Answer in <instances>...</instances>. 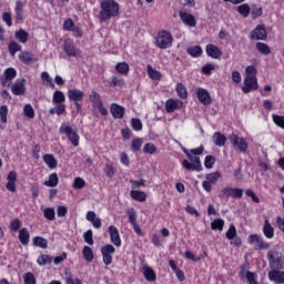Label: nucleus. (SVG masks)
I'll return each mask as SVG.
<instances>
[{"mask_svg":"<svg viewBox=\"0 0 284 284\" xmlns=\"http://www.w3.org/2000/svg\"><path fill=\"white\" fill-rule=\"evenodd\" d=\"M100 8L99 19L101 23H103V21H110V19H114V17H119V2L115 0H103L100 3Z\"/></svg>","mask_w":284,"mask_h":284,"instance_id":"obj_1","label":"nucleus"},{"mask_svg":"<svg viewBox=\"0 0 284 284\" xmlns=\"http://www.w3.org/2000/svg\"><path fill=\"white\" fill-rule=\"evenodd\" d=\"M182 150L189 159V161H182V168H184V170H187V172H201L203 170V165L201 164V158L192 155L191 151L185 148H183Z\"/></svg>","mask_w":284,"mask_h":284,"instance_id":"obj_2","label":"nucleus"},{"mask_svg":"<svg viewBox=\"0 0 284 284\" xmlns=\"http://www.w3.org/2000/svg\"><path fill=\"white\" fill-rule=\"evenodd\" d=\"M267 260L271 270H284V255L283 253L271 250L267 252Z\"/></svg>","mask_w":284,"mask_h":284,"instance_id":"obj_3","label":"nucleus"},{"mask_svg":"<svg viewBox=\"0 0 284 284\" xmlns=\"http://www.w3.org/2000/svg\"><path fill=\"white\" fill-rule=\"evenodd\" d=\"M172 41H174V39L172 38V33H170L169 31L162 30L158 33L155 44L161 50H168V48L172 47Z\"/></svg>","mask_w":284,"mask_h":284,"instance_id":"obj_4","label":"nucleus"},{"mask_svg":"<svg viewBox=\"0 0 284 284\" xmlns=\"http://www.w3.org/2000/svg\"><path fill=\"white\" fill-rule=\"evenodd\" d=\"M60 134H67L69 141L72 143L74 148H79V133L77 131L72 130V126L63 123L60 126Z\"/></svg>","mask_w":284,"mask_h":284,"instance_id":"obj_5","label":"nucleus"},{"mask_svg":"<svg viewBox=\"0 0 284 284\" xmlns=\"http://www.w3.org/2000/svg\"><path fill=\"white\" fill-rule=\"evenodd\" d=\"M250 245H255V250H270V243L265 242L263 236L258 234H251L248 236Z\"/></svg>","mask_w":284,"mask_h":284,"instance_id":"obj_6","label":"nucleus"},{"mask_svg":"<svg viewBox=\"0 0 284 284\" xmlns=\"http://www.w3.org/2000/svg\"><path fill=\"white\" fill-rule=\"evenodd\" d=\"M252 90H258V80L255 75H246L244 79V87L242 88V92H244V94H250Z\"/></svg>","mask_w":284,"mask_h":284,"instance_id":"obj_7","label":"nucleus"},{"mask_svg":"<svg viewBox=\"0 0 284 284\" xmlns=\"http://www.w3.org/2000/svg\"><path fill=\"white\" fill-rule=\"evenodd\" d=\"M243 199V189H236V187H224L221 191L220 197L221 199Z\"/></svg>","mask_w":284,"mask_h":284,"instance_id":"obj_8","label":"nucleus"},{"mask_svg":"<svg viewBox=\"0 0 284 284\" xmlns=\"http://www.w3.org/2000/svg\"><path fill=\"white\" fill-rule=\"evenodd\" d=\"M251 39L254 41H267V30L264 24H258L251 31Z\"/></svg>","mask_w":284,"mask_h":284,"instance_id":"obj_9","label":"nucleus"},{"mask_svg":"<svg viewBox=\"0 0 284 284\" xmlns=\"http://www.w3.org/2000/svg\"><path fill=\"white\" fill-rule=\"evenodd\" d=\"M233 148H236L240 152H247L248 144L245 142V139L240 138L237 134H231L229 136Z\"/></svg>","mask_w":284,"mask_h":284,"instance_id":"obj_10","label":"nucleus"},{"mask_svg":"<svg viewBox=\"0 0 284 284\" xmlns=\"http://www.w3.org/2000/svg\"><path fill=\"white\" fill-rule=\"evenodd\" d=\"M116 252V248L112 244H106L101 248L104 265H112V255Z\"/></svg>","mask_w":284,"mask_h":284,"instance_id":"obj_11","label":"nucleus"},{"mask_svg":"<svg viewBox=\"0 0 284 284\" xmlns=\"http://www.w3.org/2000/svg\"><path fill=\"white\" fill-rule=\"evenodd\" d=\"M12 79H17V69L8 68L4 70L3 77L0 78V83L2 88L10 87V82Z\"/></svg>","mask_w":284,"mask_h":284,"instance_id":"obj_12","label":"nucleus"},{"mask_svg":"<svg viewBox=\"0 0 284 284\" xmlns=\"http://www.w3.org/2000/svg\"><path fill=\"white\" fill-rule=\"evenodd\" d=\"M11 92L16 97H22V94H26V79L24 78L18 79L11 85Z\"/></svg>","mask_w":284,"mask_h":284,"instance_id":"obj_13","label":"nucleus"},{"mask_svg":"<svg viewBox=\"0 0 284 284\" xmlns=\"http://www.w3.org/2000/svg\"><path fill=\"white\" fill-rule=\"evenodd\" d=\"M196 97L202 105H212V97L207 90L202 88L197 89Z\"/></svg>","mask_w":284,"mask_h":284,"instance_id":"obj_14","label":"nucleus"},{"mask_svg":"<svg viewBox=\"0 0 284 284\" xmlns=\"http://www.w3.org/2000/svg\"><path fill=\"white\" fill-rule=\"evenodd\" d=\"M69 101L79 102L83 101V98L85 97V93L77 88L70 89L67 92Z\"/></svg>","mask_w":284,"mask_h":284,"instance_id":"obj_15","label":"nucleus"},{"mask_svg":"<svg viewBox=\"0 0 284 284\" xmlns=\"http://www.w3.org/2000/svg\"><path fill=\"white\" fill-rule=\"evenodd\" d=\"M110 112L113 119H123V116H125V108L118 103H112L110 105Z\"/></svg>","mask_w":284,"mask_h":284,"instance_id":"obj_16","label":"nucleus"},{"mask_svg":"<svg viewBox=\"0 0 284 284\" xmlns=\"http://www.w3.org/2000/svg\"><path fill=\"white\" fill-rule=\"evenodd\" d=\"M109 234L111 239V243L115 245V247H121V235L119 234V229L114 225L109 226Z\"/></svg>","mask_w":284,"mask_h":284,"instance_id":"obj_17","label":"nucleus"},{"mask_svg":"<svg viewBox=\"0 0 284 284\" xmlns=\"http://www.w3.org/2000/svg\"><path fill=\"white\" fill-rule=\"evenodd\" d=\"M205 50L207 57H211V59H221V55L223 54V51H221L216 44H206Z\"/></svg>","mask_w":284,"mask_h":284,"instance_id":"obj_18","label":"nucleus"},{"mask_svg":"<svg viewBox=\"0 0 284 284\" xmlns=\"http://www.w3.org/2000/svg\"><path fill=\"white\" fill-rule=\"evenodd\" d=\"M268 278L273 283L284 284V271L273 270L268 272Z\"/></svg>","mask_w":284,"mask_h":284,"instance_id":"obj_19","label":"nucleus"},{"mask_svg":"<svg viewBox=\"0 0 284 284\" xmlns=\"http://www.w3.org/2000/svg\"><path fill=\"white\" fill-rule=\"evenodd\" d=\"M8 183L6 184L9 192H17V172L11 171L7 175Z\"/></svg>","mask_w":284,"mask_h":284,"instance_id":"obj_20","label":"nucleus"},{"mask_svg":"<svg viewBox=\"0 0 284 284\" xmlns=\"http://www.w3.org/2000/svg\"><path fill=\"white\" fill-rule=\"evenodd\" d=\"M183 106V102L179 100L170 99L165 102V110L169 114H172V112L180 110V108Z\"/></svg>","mask_w":284,"mask_h":284,"instance_id":"obj_21","label":"nucleus"},{"mask_svg":"<svg viewBox=\"0 0 284 284\" xmlns=\"http://www.w3.org/2000/svg\"><path fill=\"white\" fill-rule=\"evenodd\" d=\"M180 19L185 23V26H189L190 28H194L196 26V18L192 16V13L180 11Z\"/></svg>","mask_w":284,"mask_h":284,"instance_id":"obj_22","label":"nucleus"},{"mask_svg":"<svg viewBox=\"0 0 284 284\" xmlns=\"http://www.w3.org/2000/svg\"><path fill=\"white\" fill-rule=\"evenodd\" d=\"M18 239L21 245H28L30 243V231H28L26 227L21 229L19 231Z\"/></svg>","mask_w":284,"mask_h":284,"instance_id":"obj_23","label":"nucleus"},{"mask_svg":"<svg viewBox=\"0 0 284 284\" xmlns=\"http://www.w3.org/2000/svg\"><path fill=\"white\" fill-rule=\"evenodd\" d=\"M263 234L266 239H274V226H272L268 219L264 221Z\"/></svg>","mask_w":284,"mask_h":284,"instance_id":"obj_24","label":"nucleus"},{"mask_svg":"<svg viewBox=\"0 0 284 284\" xmlns=\"http://www.w3.org/2000/svg\"><path fill=\"white\" fill-rule=\"evenodd\" d=\"M19 61L24 63V65H30L31 61H33V54L30 51H22L19 54Z\"/></svg>","mask_w":284,"mask_h":284,"instance_id":"obj_25","label":"nucleus"},{"mask_svg":"<svg viewBox=\"0 0 284 284\" xmlns=\"http://www.w3.org/2000/svg\"><path fill=\"white\" fill-rule=\"evenodd\" d=\"M187 54H190V57H193L194 59H199V57H201L203 54V49L201 48V45H194V47H189L186 49Z\"/></svg>","mask_w":284,"mask_h":284,"instance_id":"obj_26","label":"nucleus"},{"mask_svg":"<svg viewBox=\"0 0 284 284\" xmlns=\"http://www.w3.org/2000/svg\"><path fill=\"white\" fill-rule=\"evenodd\" d=\"M130 196H131V199H133V201H139L140 203H143V201H145V199H148V195L145 194V192L136 191V190H132L130 192Z\"/></svg>","mask_w":284,"mask_h":284,"instance_id":"obj_27","label":"nucleus"},{"mask_svg":"<svg viewBox=\"0 0 284 284\" xmlns=\"http://www.w3.org/2000/svg\"><path fill=\"white\" fill-rule=\"evenodd\" d=\"M255 48L257 52H261V54H265V57L272 54V49H270V45L265 42H257L255 44Z\"/></svg>","mask_w":284,"mask_h":284,"instance_id":"obj_28","label":"nucleus"},{"mask_svg":"<svg viewBox=\"0 0 284 284\" xmlns=\"http://www.w3.org/2000/svg\"><path fill=\"white\" fill-rule=\"evenodd\" d=\"M63 50L67 57H77V48H74V43L70 41L64 42Z\"/></svg>","mask_w":284,"mask_h":284,"instance_id":"obj_29","label":"nucleus"},{"mask_svg":"<svg viewBox=\"0 0 284 284\" xmlns=\"http://www.w3.org/2000/svg\"><path fill=\"white\" fill-rule=\"evenodd\" d=\"M213 141L217 148H223L225 145V141H227V138L223 135L221 132H215L213 134Z\"/></svg>","mask_w":284,"mask_h":284,"instance_id":"obj_30","label":"nucleus"},{"mask_svg":"<svg viewBox=\"0 0 284 284\" xmlns=\"http://www.w3.org/2000/svg\"><path fill=\"white\" fill-rule=\"evenodd\" d=\"M14 37L19 43H28V37H30V34L26 30L20 29L16 31Z\"/></svg>","mask_w":284,"mask_h":284,"instance_id":"obj_31","label":"nucleus"},{"mask_svg":"<svg viewBox=\"0 0 284 284\" xmlns=\"http://www.w3.org/2000/svg\"><path fill=\"white\" fill-rule=\"evenodd\" d=\"M43 161H44L45 165H48V168H50V170H54L58 165L57 159H54L53 154H45L43 156Z\"/></svg>","mask_w":284,"mask_h":284,"instance_id":"obj_32","label":"nucleus"},{"mask_svg":"<svg viewBox=\"0 0 284 284\" xmlns=\"http://www.w3.org/2000/svg\"><path fill=\"white\" fill-rule=\"evenodd\" d=\"M146 70L150 79H152L153 81H161L162 74L160 73V71L154 70V68H152V64H148Z\"/></svg>","mask_w":284,"mask_h":284,"instance_id":"obj_33","label":"nucleus"},{"mask_svg":"<svg viewBox=\"0 0 284 284\" xmlns=\"http://www.w3.org/2000/svg\"><path fill=\"white\" fill-rule=\"evenodd\" d=\"M43 185L47 187H57L59 185V175L57 173H52L49 175V181H44Z\"/></svg>","mask_w":284,"mask_h":284,"instance_id":"obj_34","label":"nucleus"},{"mask_svg":"<svg viewBox=\"0 0 284 284\" xmlns=\"http://www.w3.org/2000/svg\"><path fill=\"white\" fill-rule=\"evenodd\" d=\"M83 258L87 261V263H92L94 261V252L92 251V247L84 246L82 250Z\"/></svg>","mask_w":284,"mask_h":284,"instance_id":"obj_35","label":"nucleus"},{"mask_svg":"<svg viewBox=\"0 0 284 284\" xmlns=\"http://www.w3.org/2000/svg\"><path fill=\"white\" fill-rule=\"evenodd\" d=\"M34 247H41V250H48V241L42 236L33 237Z\"/></svg>","mask_w":284,"mask_h":284,"instance_id":"obj_36","label":"nucleus"},{"mask_svg":"<svg viewBox=\"0 0 284 284\" xmlns=\"http://www.w3.org/2000/svg\"><path fill=\"white\" fill-rule=\"evenodd\" d=\"M52 261H53V257L51 255L42 254L38 257L37 263L38 265L43 267V265H50Z\"/></svg>","mask_w":284,"mask_h":284,"instance_id":"obj_37","label":"nucleus"},{"mask_svg":"<svg viewBox=\"0 0 284 284\" xmlns=\"http://www.w3.org/2000/svg\"><path fill=\"white\" fill-rule=\"evenodd\" d=\"M144 278L149 282V283H154V281H156V273L154 272V270H152V267L148 266L144 270Z\"/></svg>","mask_w":284,"mask_h":284,"instance_id":"obj_38","label":"nucleus"},{"mask_svg":"<svg viewBox=\"0 0 284 284\" xmlns=\"http://www.w3.org/2000/svg\"><path fill=\"white\" fill-rule=\"evenodd\" d=\"M8 50H9V54H11V57H14L17 52H21L22 47L21 44H19V42L12 41L11 43H9Z\"/></svg>","mask_w":284,"mask_h":284,"instance_id":"obj_39","label":"nucleus"},{"mask_svg":"<svg viewBox=\"0 0 284 284\" xmlns=\"http://www.w3.org/2000/svg\"><path fill=\"white\" fill-rule=\"evenodd\" d=\"M115 70H116V72H119V74H129L130 64H128L126 62H119L115 65Z\"/></svg>","mask_w":284,"mask_h":284,"instance_id":"obj_40","label":"nucleus"},{"mask_svg":"<svg viewBox=\"0 0 284 284\" xmlns=\"http://www.w3.org/2000/svg\"><path fill=\"white\" fill-rule=\"evenodd\" d=\"M237 12L242 17H244V19H247V17H250V12H251L250 4L244 3V4L239 6L237 7Z\"/></svg>","mask_w":284,"mask_h":284,"instance_id":"obj_41","label":"nucleus"},{"mask_svg":"<svg viewBox=\"0 0 284 284\" xmlns=\"http://www.w3.org/2000/svg\"><path fill=\"white\" fill-rule=\"evenodd\" d=\"M216 163V158L214 155H206L204 159V168L206 170H212L214 168V164Z\"/></svg>","mask_w":284,"mask_h":284,"instance_id":"obj_42","label":"nucleus"},{"mask_svg":"<svg viewBox=\"0 0 284 284\" xmlns=\"http://www.w3.org/2000/svg\"><path fill=\"white\" fill-rule=\"evenodd\" d=\"M142 145H143V139L135 138L131 142V150L133 152H139V150H141Z\"/></svg>","mask_w":284,"mask_h":284,"instance_id":"obj_43","label":"nucleus"},{"mask_svg":"<svg viewBox=\"0 0 284 284\" xmlns=\"http://www.w3.org/2000/svg\"><path fill=\"white\" fill-rule=\"evenodd\" d=\"M91 103H94L95 106L101 105L103 101H101V94L97 93V91H91L89 95Z\"/></svg>","mask_w":284,"mask_h":284,"instance_id":"obj_44","label":"nucleus"},{"mask_svg":"<svg viewBox=\"0 0 284 284\" xmlns=\"http://www.w3.org/2000/svg\"><path fill=\"white\" fill-rule=\"evenodd\" d=\"M65 102V94L62 93V91H54L53 93V103H58V104H61V103H64Z\"/></svg>","mask_w":284,"mask_h":284,"instance_id":"obj_45","label":"nucleus"},{"mask_svg":"<svg viewBox=\"0 0 284 284\" xmlns=\"http://www.w3.org/2000/svg\"><path fill=\"white\" fill-rule=\"evenodd\" d=\"M176 92L180 99H187V89L183 83H178L176 84Z\"/></svg>","mask_w":284,"mask_h":284,"instance_id":"obj_46","label":"nucleus"},{"mask_svg":"<svg viewBox=\"0 0 284 284\" xmlns=\"http://www.w3.org/2000/svg\"><path fill=\"white\" fill-rule=\"evenodd\" d=\"M225 225V222L221 219H216L213 222H211V230H219V232H223V227Z\"/></svg>","mask_w":284,"mask_h":284,"instance_id":"obj_47","label":"nucleus"},{"mask_svg":"<svg viewBox=\"0 0 284 284\" xmlns=\"http://www.w3.org/2000/svg\"><path fill=\"white\" fill-rule=\"evenodd\" d=\"M43 216H44V219H47V221H54L57 213L54 212V209L47 207L43 211Z\"/></svg>","mask_w":284,"mask_h":284,"instance_id":"obj_48","label":"nucleus"},{"mask_svg":"<svg viewBox=\"0 0 284 284\" xmlns=\"http://www.w3.org/2000/svg\"><path fill=\"white\" fill-rule=\"evenodd\" d=\"M245 278L247 281L248 284H258V276L256 275V273L252 272V271H247Z\"/></svg>","mask_w":284,"mask_h":284,"instance_id":"obj_49","label":"nucleus"},{"mask_svg":"<svg viewBox=\"0 0 284 284\" xmlns=\"http://www.w3.org/2000/svg\"><path fill=\"white\" fill-rule=\"evenodd\" d=\"M131 128L135 130V132H141V130H143V122L138 118H133L131 120Z\"/></svg>","mask_w":284,"mask_h":284,"instance_id":"obj_50","label":"nucleus"},{"mask_svg":"<svg viewBox=\"0 0 284 284\" xmlns=\"http://www.w3.org/2000/svg\"><path fill=\"white\" fill-rule=\"evenodd\" d=\"M126 214L129 216V222L131 225H136V211L134 207L128 209Z\"/></svg>","mask_w":284,"mask_h":284,"instance_id":"obj_51","label":"nucleus"},{"mask_svg":"<svg viewBox=\"0 0 284 284\" xmlns=\"http://www.w3.org/2000/svg\"><path fill=\"white\" fill-rule=\"evenodd\" d=\"M158 150L159 149H156V145H154V143H146L143 148L144 154H156Z\"/></svg>","mask_w":284,"mask_h":284,"instance_id":"obj_52","label":"nucleus"},{"mask_svg":"<svg viewBox=\"0 0 284 284\" xmlns=\"http://www.w3.org/2000/svg\"><path fill=\"white\" fill-rule=\"evenodd\" d=\"M24 284H37V277L31 272H28L23 275Z\"/></svg>","mask_w":284,"mask_h":284,"instance_id":"obj_53","label":"nucleus"},{"mask_svg":"<svg viewBox=\"0 0 284 284\" xmlns=\"http://www.w3.org/2000/svg\"><path fill=\"white\" fill-rule=\"evenodd\" d=\"M272 119L275 125H277V128H282V130H284V115L273 114Z\"/></svg>","mask_w":284,"mask_h":284,"instance_id":"obj_54","label":"nucleus"},{"mask_svg":"<svg viewBox=\"0 0 284 284\" xmlns=\"http://www.w3.org/2000/svg\"><path fill=\"white\" fill-rule=\"evenodd\" d=\"M84 243H88V245H94V239L92 234V230H88L83 234Z\"/></svg>","mask_w":284,"mask_h":284,"instance_id":"obj_55","label":"nucleus"},{"mask_svg":"<svg viewBox=\"0 0 284 284\" xmlns=\"http://www.w3.org/2000/svg\"><path fill=\"white\" fill-rule=\"evenodd\" d=\"M0 119L2 123H8V105L0 106Z\"/></svg>","mask_w":284,"mask_h":284,"instance_id":"obj_56","label":"nucleus"},{"mask_svg":"<svg viewBox=\"0 0 284 284\" xmlns=\"http://www.w3.org/2000/svg\"><path fill=\"white\" fill-rule=\"evenodd\" d=\"M73 187L74 190H83V187H85V180L82 178H75L73 181Z\"/></svg>","mask_w":284,"mask_h":284,"instance_id":"obj_57","label":"nucleus"},{"mask_svg":"<svg viewBox=\"0 0 284 284\" xmlns=\"http://www.w3.org/2000/svg\"><path fill=\"white\" fill-rule=\"evenodd\" d=\"M221 178V172H213V173H209L206 174L205 179L211 182V183H216V181H219V179Z\"/></svg>","mask_w":284,"mask_h":284,"instance_id":"obj_58","label":"nucleus"},{"mask_svg":"<svg viewBox=\"0 0 284 284\" xmlns=\"http://www.w3.org/2000/svg\"><path fill=\"white\" fill-rule=\"evenodd\" d=\"M226 239H229V241H234V239H236V226H234V224H231L230 229L227 230Z\"/></svg>","mask_w":284,"mask_h":284,"instance_id":"obj_59","label":"nucleus"},{"mask_svg":"<svg viewBox=\"0 0 284 284\" xmlns=\"http://www.w3.org/2000/svg\"><path fill=\"white\" fill-rule=\"evenodd\" d=\"M24 115L28 116V119H34V109L31 104H26L23 109Z\"/></svg>","mask_w":284,"mask_h":284,"instance_id":"obj_60","label":"nucleus"},{"mask_svg":"<svg viewBox=\"0 0 284 284\" xmlns=\"http://www.w3.org/2000/svg\"><path fill=\"white\" fill-rule=\"evenodd\" d=\"M10 230L12 232H19L21 230V220L14 219L10 222Z\"/></svg>","mask_w":284,"mask_h":284,"instance_id":"obj_61","label":"nucleus"},{"mask_svg":"<svg viewBox=\"0 0 284 284\" xmlns=\"http://www.w3.org/2000/svg\"><path fill=\"white\" fill-rule=\"evenodd\" d=\"M215 68L214 64L212 63H207L204 67H202V72L203 74H206L207 77H210V74H212V72H214Z\"/></svg>","mask_w":284,"mask_h":284,"instance_id":"obj_62","label":"nucleus"},{"mask_svg":"<svg viewBox=\"0 0 284 284\" xmlns=\"http://www.w3.org/2000/svg\"><path fill=\"white\" fill-rule=\"evenodd\" d=\"M74 28V20L68 18L63 23V30L67 32H71V30Z\"/></svg>","mask_w":284,"mask_h":284,"instance_id":"obj_63","label":"nucleus"},{"mask_svg":"<svg viewBox=\"0 0 284 284\" xmlns=\"http://www.w3.org/2000/svg\"><path fill=\"white\" fill-rule=\"evenodd\" d=\"M246 196H248L250 199H252L253 203H261V200L258 199V196L256 195V193H254L252 191V189H248L245 191Z\"/></svg>","mask_w":284,"mask_h":284,"instance_id":"obj_64","label":"nucleus"}]
</instances>
